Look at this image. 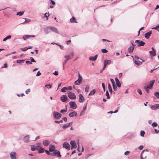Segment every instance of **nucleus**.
Here are the masks:
<instances>
[{"instance_id": "obj_5", "label": "nucleus", "mask_w": 159, "mask_h": 159, "mask_svg": "<svg viewBox=\"0 0 159 159\" xmlns=\"http://www.w3.org/2000/svg\"><path fill=\"white\" fill-rule=\"evenodd\" d=\"M69 105L70 108L73 109H76L77 107V106L75 102L71 101L69 102Z\"/></svg>"}, {"instance_id": "obj_40", "label": "nucleus", "mask_w": 159, "mask_h": 159, "mask_svg": "<svg viewBox=\"0 0 159 159\" xmlns=\"http://www.w3.org/2000/svg\"><path fill=\"white\" fill-rule=\"evenodd\" d=\"M145 151H146L147 152H148V150L147 149H146V150H143L142 152L141 153V159H143V156L142 155L144 153V152H145Z\"/></svg>"}, {"instance_id": "obj_28", "label": "nucleus", "mask_w": 159, "mask_h": 159, "mask_svg": "<svg viewBox=\"0 0 159 159\" xmlns=\"http://www.w3.org/2000/svg\"><path fill=\"white\" fill-rule=\"evenodd\" d=\"M70 22L71 23L76 22L77 23L76 21V19L74 17L72 16V18L70 19Z\"/></svg>"}, {"instance_id": "obj_9", "label": "nucleus", "mask_w": 159, "mask_h": 159, "mask_svg": "<svg viewBox=\"0 0 159 159\" xmlns=\"http://www.w3.org/2000/svg\"><path fill=\"white\" fill-rule=\"evenodd\" d=\"M135 43H138V46H144L145 43L144 42L141 41H140L139 40H136L135 41Z\"/></svg>"}, {"instance_id": "obj_13", "label": "nucleus", "mask_w": 159, "mask_h": 159, "mask_svg": "<svg viewBox=\"0 0 159 159\" xmlns=\"http://www.w3.org/2000/svg\"><path fill=\"white\" fill-rule=\"evenodd\" d=\"M79 101L80 102H84V98L83 96L81 94L79 95Z\"/></svg>"}, {"instance_id": "obj_3", "label": "nucleus", "mask_w": 159, "mask_h": 159, "mask_svg": "<svg viewBox=\"0 0 159 159\" xmlns=\"http://www.w3.org/2000/svg\"><path fill=\"white\" fill-rule=\"evenodd\" d=\"M82 77L80 75V73H79L78 79L75 81L74 84L75 85H79L82 83Z\"/></svg>"}, {"instance_id": "obj_17", "label": "nucleus", "mask_w": 159, "mask_h": 159, "mask_svg": "<svg viewBox=\"0 0 159 159\" xmlns=\"http://www.w3.org/2000/svg\"><path fill=\"white\" fill-rule=\"evenodd\" d=\"M152 33V31H149L148 32L144 34V36L145 38L147 39H149Z\"/></svg>"}, {"instance_id": "obj_45", "label": "nucleus", "mask_w": 159, "mask_h": 159, "mask_svg": "<svg viewBox=\"0 0 159 159\" xmlns=\"http://www.w3.org/2000/svg\"><path fill=\"white\" fill-rule=\"evenodd\" d=\"M152 29H155L156 30L159 31V25H158L152 28Z\"/></svg>"}, {"instance_id": "obj_62", "label": "nucleus", "mask_w": 159, "mask_h": 159, "mask_svg": "<svg viewBox=\"0 0 159 159\" xmlns=\"http://www.w3.org/2000/svg\"><path fill=\"white\" fill-rule=\"evenodd\" d=\"M41 74V73H40V72L39 71H38V72L36 74V76H39Z\"/></svg>"}, {"instance_id": "obj_43", "label": "nucleus", "mask_w": 159, "mask_h": 159, "mask_svg": "<svg viewBox=\"0 0 159 159\" xmlns=\"http://www.w3.org/2000/svg\"><path fill=\"white\" fill-rule=\"evenodd\" d=\"M106 96H107V99H109L110 98L109 94V93H108V91H107L106 92Z\"/></svg>"}, {"instance_id": "obj_52", "label": "nucleus", "mask_w": 159, "mask_h": 159, "mask_svg": "<svg viewBox=\"0 0 159 159\" xmlns=\"http://www.w3.org/2000/svg\"><path fill=\"white\" fill-rule=\"evenodd\" d=\"M25 19V21L24 22L22 23V24H24V23H25L26 22H29L30 21V20L29 19Z\"/></svg>"}, {"instance_id": "obj_46", "label": "nucleus", "mask_w": 159, "mask_h": 159, "mask_svg": "<svg viewBox=\"0 0 159 159\" xmlns=\"http://www.w3.org/2000/svg\"><path fill=\"white\" fill-rule=\"evenodd\" d=\"M101 51L103 53H106L108 52L107 50L106 49H102Z\"/></svg>"}, {"instance_id": "obj_29", "label": "nucleus", "mask_w": 159, "mask_h": 159, "mask_svg": "<svg viewBox=\"0 0 159 159\" xmlns=\"http://www.w3.org/2000/svg\"><path fill=\"white\" fill-rule=\"evenodd\" d=\"M41 143H36L35 147H36L37 150H38L41 147Z\"/></svg>"}, {"instance_id": "obj_60", "label": "nucleus", "mask_w": 159, "mask_h": 159, "mask_svg": "<svg viewBox=\"0 0 159 159\" xmlns=\"http://www.w3.org/2000/svg\"><path fill=\"white\" fill-rule=\"evenodd\" d=\"M130 152L129 151H127L125 152V155H128L129 154Z\"/></svg>"}, {"instance_id": "obj_22", "label": "nucleus", "mask_w": 159, "mask_h": 159, "mask_svg": "<svg viewBox=\"0 0 159 159\" xmlns=\"http://www.w3.org/2000/svg\"><path fill=\"white\" fill-rule=\"evenodd\" d=\"M55 148L54 146L53 145H50L49 146V150L50 152H52L53 151H55Z\"/></svg>"}, {"instance_id": "obj_30", "label": "nucleus", "mask_w": 159, "mask_h": 159, "mask_svg": "<svg viewBox=\"0 0 159 159\" xmlns=\"http://www.w3.org/2000/svg\"><path fill=\"white\" fill-rule=\"evenodd\" d=\"M38 150L39 153H42L44 152V150L43 148L41 147Z\"/></svg>"}, {"instance_id": "obj_47", "label": "nucleus", "mask_w": 159, "mask_h": 159, "mask_svg": "<svg viewBox=\"0 0 159 159\" xmlns=\"http://www.w3.org/2000/svg\"><path fill=\"white\" fill-rule=\"evenodd\" d=\"M87 104V103H86L84 104V105L83 107V110L85 111V110L86 109Z\"/></svg>"}, {"instance_id": "obj_21", "label": "nucleus", "mask_w": 159, "mask_h": 159, "mask_svg": "<svg viewBox=\"0 0 159 159\" xmlns=\"http://www.w3.org/2000/svg\"><path fill=\"white\" fill-rule=\"evenodd\" d=\"M43 144L45 146H48L50 144V142L48 140H45L43 141Z\"/></svg>"}, {"instance_id": "obj_37", "label": "nucleus", "mask_w": 159, "mask_h": 159, "mask_svg": "<svg viewBox=\"0 0 159 159\" xmlns=\"http://www.w3.org/2000/svg\"><path fill=\"white\" fill-rule=\"evenodd\" d=\"M11 38V35H8L7 36V37L3 39V41H6L7 39H10Z\"/></svg>"}, {"instance_id": "obj_15", "label": "nucleus", "mask_w": 159, "mask_h": 159, "mask_svg": "<svg viewBox=\"0 0 159 159\" xmlns=\"http://www.w3.org/2000/svg\"><path fill=\"white\" fill-rule=\"evenodd\" d=\"M67 99V96L66 95H63L61 97V100L63 102H65Z\"/></svg>"}, {"instance_id": "obj_44", "label": "nucleus", "mask_w": 159, "mask_h": 159, "mask_svg": "<svg viewBox=\"0 0 159 159\" xmlns=\"http://www.w3.org/2000/svg\"><path fill=\"white\" fill-rule=\"evenodd\" d=\"M89 86L88 85L86 86L85 88V91L86 92H88L89 91Z\"/></svg>"}, {"instance_id": "obj_61", "label": "nucleus", "mask_w": 159, "mask_h": 159, "mask_svg": "<svg viewBox=\"0 0 159 159\" xmlns=\"http://www.w3.org/2000/svg\"><path fill=\"white\" fill-rule=\"evenodd\" d=\"M143 146L142 145H140L138 147V149L140 150L143 149Z\"/></svg>"}, {"instance_id": "obj_12", "label": "nucleus", "mask_w": 159, "mask_h": 159, "mask_svg": "<svg viewBox=\"0 0 159 159\" xmlns=\"http://www.w3.org/2000/svg\"><path fill=\"white\" fill-rule=\"evenodd\" d=\"M34 37L35 35H27L24 36L23 37V38L24 40H26V39H29L31 37Z\"/></svg>"}, {"instance_id": "obj_64", "label": "nucleus", "mask_w": 159, "mask_h": 159, "mask_svg": "<svg viewBox=\"0 0 159 159\" xmlns=\"http://www.w3.org/2000/svg\"><path fill=\"white\" fill-rule=\"evenodd\" d=\"M30 92V89H28L26 90L25 91V93L27 94H28Z\"/></svg>"}, {"instance_id": "obj_39", "label": "nucleus", "mask_w": 159, "mask_h": 159, "mask_svg": "<svg viewBox=\"0 0 159 159\" xmlns=\"http://www.w3.org/2000/svg\"><path fill=\"white\" fill-rule=\"evenodd\" d=\"M24 12V11L18 12L17 13L16 15H19V16H21L23 15Z\"/></svg>"}, {"instance_id": "obj_23", "label": "nucleus", "mask_w": 159, "mask_h": 159, "mask_svg": "<svg viewBox=\"0 0 159 159\" xmlns=\"http://www.w3.org/2000/svg\"><path fill=\"white\" fill-rule=\"evenodd\" d=\"M51 30L53 32H55L59 34L58 31L57 29L55 27H51Z\"/></svg>"}, {"instance_id": "obj_19", "label": "nucleus", "mask_w": 159, "mask_h": 159, "mask_svg": "<svg viewBox=\"0 0 159 159\" xmlns=\"http://www.w3.org/2000/svg\"><path fill=\"white\" fill-rule=\"evenodd\" d=\"M51 27L48 26L47 28H44V30L46 34H48L49 33L51 30L50 29Z\"/></svg>"}, {"instance_id": "obj_16", "label": "nucleus", "mask_w": 159, "mask_h": 159, "mask_svg": "<svg viewBox=\"0 0 159 159\" xmlns=\"http://www.w3.org/2000/svg\"><path fill=\"white\" fill-rule=\"evenodd\" d=\"M71 148H75L76 147V144L74 141L71 140L70 142Z\"/></svg>"}, {"instance_id": "obj_26", "label": "nucleus", "mask_w": 159, "mask_h": 159, "mask_svg": "<svg viewBox=\"0 0 159 159\" xmlns=\"http://www.w3.org/2000/svg\"><path fill=\"white\" fill-rule=\"evenodd\" d=\"M134 49V46H130L128 49V51L129 53L133 52V50Z\"/></svg>"}, {"instance_id": "obj_57", "label": "nucleus", "mask_w": 159, "mask_h": 159, "mask_svg": "<svg viewBox=\"0 0 159 159\" xmlns=\"http://www.w3.org/2000/svg\"><path fill=\"white\" fill-rule=\"evenodd\" d=\"M56 123H62L63 122V120H60V121H58L57 120H55L54 121Z\"/></svg>"}, {"instance_id": "obj_58", "label": "nucleus", "mask_w": 159, "mask_h": 159, "mask_svg": "<svg viewBox=\"0 0 159 159\" xmlns=\"http://www.w3.org/2000/svg\"><path fill=\"white\" fill-rule=\"evenodd\" d=\"M102 88L103 89L104 92H105V86L104 84L103 83H102Z\"/></svg>"}, {"instance_id": "obj_36", "label": "nucleus", "mask_w": 159, "mask_h": 159, "mask_svg": "<svg viewBox=\"0 0 159 159\" xmlns=\"http://www.w3.org/2000/svg\"><path fill=\"white\" fill-rule=\"evenodd\" d=\"M111 61L110 60H105L104 61V63H105L107 65H109L111 63Z\"/></svg>"}, {"instance_id": "obj_20", "label": "nucleus", "mask_w": 159, "mask_h": 159, "mask_svg": "<svg viewBox=\"0 0 159 159\" xmlns=\"http://www.w3.org/2000/svg\"><path fill=\"white\" fill-rule=\"evenodd\" d=\"M155 82V80H152L150 82V84L148 85L147 87H148L150 89H152V86Z\"/></svg>"}, {"instance_id": "obj_49", "label": "nucleus", "mask_w": 159, "mask_h": 159, "mask_svg": "<svg viewBox=\"0 0 159 159\" xmlns=\"http://www.w3.org/2000/svg\"><path fill=\"white\" fill-rule=\"evenodd\" d=\"M145 132L144 131L141 130L140 132V135L142 137H143Z\"/></svg>"}, {"instance_id": "obj_10", "label": "nucleus", "mask_w": 159, "mask_h": 159, "mask_svg": "<svg viewBox=\"0 0 159 159\" xmlns=\"http://www.w3.org/2000/svg\"><path fill=\"white\" fill-rule=\"evenodd\" d=\"M150 108L152 110H156L159 109V104H156L153 105H151Z\"/></svg>"}, {"instance_id": "obj_25", "label": "nucleus", "mask_w": 159, "mask_h": 159, "mask_svg": "<svg viewBox=\"0 0 159 159\" xmlns=\"http://www.w3.org/2000/svg\"><path fill=\"white\" fill-rule=\"evenodd\" d=\"M98 57V55H96L94 57H90L89 58V60L90 61H95Z\"/></svg>"}, {"instance_id": "obj_51", "label": "nucleus", "mask_w": 159, "mask_h": 159, "mask_svg": "<svg viewBox=\"0 0 159 159\" xmlns=\"http://www.w3.org/2000/svg\"><path fill=\"white\" fill-rule=\"evenodd\" d=\"M154 95L156 96L157 98H159V93L156 92L154 93Z\"/></svg>"}, {"instance_id": "obj_7", "label": "nucleus", "mask_w": 159, "mask_h": 159, "mask_svg": "<svg viewBox=\"0 0 159 159\" xmlns=\"http://www.w3.org/2000/svg\"><path fill=\"white\" fill-rule=\"evenodd\" d=\"M68 96L71 99H75L76 98V97L75 93L70 92L68 93Z\"/></svg>"}, {"instance_id": "obj_35", "label": "nucleus", "mask_w": 159, "mask_h": 159, "mask_svg": "<svg viewBox=\"0 0 159 159\" xmlns=\"http://www.w3.org/2000/svg\"><path fill=\"white\" fill-rule=\"evenodd\" d=\"M68 90V88L66 87H63L61 90V91L62 92H65L66 90Z\"/></svg>"}, {"instance_id": "obj_6", "label": "nucleus", "mask_w": 159, "mask_h": 159, "mask_svg": "<svg viewBox=\"0 0 159 159\" xmlns=\"http://www.w3.org/2000/svg\"><path fill=\"white\" fill-rule=\"evenodd\" d=\"M51 154L58 157H61L60 152L57 150L54 151L53 154L51 153Z\"/></svg>"}, {"instance_id": "obj_48", "label": "nucleus", "mask_w": 159, "mask_h": 159, "mask_svg": "<svg viewBox=\"0 0 159 159\" xmlns=\"http://www.w3.org/2000/svg\"><path fill=\"white\" fill-rule=\"evenodd\" d=\"M144 89L146 90V92L147 93H149V89H149V88H148V87H147V86H145L144 87Z\"/></svg>"}, {"instance_id": "obj_34", "label": "nucleus", "mask_w": 159, "mask_h": 159, "mask_svg": "<svg viewBox=\"0 0 159 159\" xmlns=\"http://www.w3.org/2000/svg\"><path fill=\"white\" fill-rule=\"evenodd\" d=\"M108 88L109 90V92H110V93H112V88H111V86L110 85V84L109 83L108 84Z\"/></svg>"}, {"instance_id": "obj_41", "label": "nucleus", "mask_w": 159, "mask_h": 159, "mask_svg": "<svg viewBox=\"0 0 159 159\" xmlns=\"http://www.w3.org/2000/svg\"><path fill=\"white\" fill-rule=\"evenodd\" d=\"M67 109L66 108V109H62L60 111V112L63 114H65L67 111Z\"/></svg>"}, {"instance_id": "obj_38", "label": "nucleus", "mask_w": 159, "mask_h": 159, "mask_svg": "<svg viewBox=\"0 0 159 159\" xmlns=\"http://www.w3.org/2000/svg\"><path fill=\"white\" fill-rule=\"evenodd\" d=\"M31 149L32 151H34L37 150L35 146V145H31Z\"/></svg>"}, {"instance_id": "obj_24", "label": "nucleus", "mask_w": 159, "mask_h": 159, "mask_svg": "<svg viewBox=\"0 0 159 159\" xmlns=\"http://www.w3.org/2000/svg\"><path fill=\"white\" fill-rule=\"evenodd\" d=\"M77 115V113L75 111H73L71 112H70L69 114V116L70 117H72L74 116H76Z\"/></svg>"}, {"instance_id": "obj_53", "label": "nucleus", "mask_w": 159, "mask_h": 159, "mask_svg": "<svg viewBox=\"0 0 159 159\" xmlns=\"http://www.w3.org/2000/svg\"><path fill=\"white\" fill-rule=\"evenodd\" d=\"M45 86L48 89H49L50 88H51L52 87V86L50 84H47Z\"/></svg>"}, {"instance_id": "obj_27", "label": "nucleus", "mask_w": 159, "mask_h": 159, "mask_svg": "<svg viewBox=\"0 0 159 159\" xmlns=\"http://www.w3.org/2000/svg\"><path fill=\"white\" fill-rule=\"evenodd\" d=\"M150 54L151 57H154L156 56V52L155 51H151L149 52Z\"/></svg>"}, {"instance_id": "obj_1", "label": "nucleus", "mask_w": 159, "mask_h": 159, "mask_svg": "<svg viewBox=\"0 0 159 159\" xmlns=\"http://www.w3.org/2000/svg\"><path fill=\"white\" fill-rule=\"evenodd\" d=\"M74 55L73 52H71L70 53V55H66L64 56V58L66 59L64 61L63 63V69H64V65L67 62L68 60L70 59H71L73 57Z\"/></svg>"}, {"instance_id": "obj_55", "label": "nucleus", "mask_w": 159, "mask_h": 159, "mask_svg": "<svg viewBox=\"0 0 159 159\" xmlns=\"http://www.w3.org/2000/svg\"><path fill=\"white\" fill-rule=\"evenodd\" d=\"M20 49L23 51H26L27 50H28V48H27L26 47H25V48H20Z\"/></svg>"}, {"instance_id": "obj_11", "label": "nucleus", "mask_w": 159, "mask_h": 159, "mask_svg": "<svg viewBox=\"0 0 159 159\" xmlns=\"http://www.w3.org/2000/svg\"><path fill=\"white\" fill-rule=\"evenodd\" d=\"M63 147L68 150H69L70 149V145L66 142H65L63 143Z\"/></svg>"}, {"instance_id": "obj_8", "label": "nucleus", "mask_w": 159, "mask_h": 159, "mask_svg": "<svg viewBox=\"0 0 159 159\" xmlns=\"http://www.w3.org/2000/svg\"><path fill=\"white\" fill-rule=\"evenodd\" d=\"M10 158L11 159H16V153L15 152H12L10 153Z\"/></svg>"}, {"instance_id": "obj_59", "label": "nucleus", "mask_w": 159, "mask_h": 159, "mask_svg": "<svg viewBox=\"0 0 159 159\" xmlns=\"http://www.w3.org/2000/svg\"><path fill=\"white\" fill-rule=\"evenodd\" d=\"M110 80L112 84V85H114L115 84L114 81L113 79H111Z\"/></svg>"}, {"instance_id": "obj_50", "label": "nucleus", "mask_w": 159, "mask_h": 159, "mask_svg": "<svg viewBox=\"0 0 159 159\" xmlns=\"http://www.w3.org/2000/svg\"><path fill=\"white\" fill-rule=\"evenodd\" d=\"M157 124L155 122H154L152 125V126L153 127H155L157 125Z\"/></svg>"}, {"instance_id": "obj_33", "label": "nucleus", "mask_w": 159, "mask_h": 159, "mask_svg": "<svg viewBox=\"0 0 159 159\" xmlns=\"http://www.w3.org/2000/svg\"><path fill=\"white\" fill-rule=\"evenodd\" d=\"M69 124H68V123L66 124H64L63 126V128L64 129H65L69 127Z\"/></svg>"}, {"instance_id": "obj_31", "label": "nucleus", "mask_w": 159, "mask_h": 159, "mask_svg": "<svg viewBox=\"0 0 159 159\" xmlns=\"http://www.w3.org/2000/svg\"><path fill=\"white\" fill-rule=\"evenodd\" d=\"M96 92V90L95 89H93V90L91 91L90 92V93H89V96H90V95H93Z\"/></svg>"}, {"instance_id": "obj_18", "label": "nucleus", "mask_w": 159, "mask_h": 159, "mask_svg": "<svg viewBox=\"0 0 159 159\" xmlns=\"http://www.w3.org/2000/svg\"><path fill=\"white\" fill-rule=\"evenodd\" d=\"M30 136L27 135L23 139L25 143H28L29 142Z\"/></svg>"}, {"instance_id": "obj_2", "label": "nucleus", "mask_w": 159, "mask_h": 159, "mask_svg": "<svg viewBox=\"0 0 159 159\" xmlns=\"http://www.w3.org/2000/svg\"><path fill=\"white\" fill-rule=\"evenodd\" d=\"M131 57H132L134 60V59H135V60L134 61V63L135 64H136L137 66H139L142 64V62L139 61V60L142 61V59L136 56H135L134 57L131 56Z\"/></svg>"}, {"instance_id": "obj_56", "label": "nucleus", "mask_w": 159, "mask_h": 159, "mask_svg": "<svg viewBox=\"0 0 159 159\" xmlns=\"http://www.w3.org/2000/svg\"><path fill=\"white\" fill-rule=\"evenodd\" d=\"M113 86V89L115 91H116L117 89V87L115 85V84H114V85H112Z\"/></svg>"}, {"instance_id": "obj_54", "label": "nucleus", "mask_w": 159, "mask_h": 159, "mask_svg": "<svg viewBox=\"0 0 159 159\" xmlns=\"http://www.w3.org/2000/svg\"><path fill=\"white\" fill-rule=\"evenodd\" d=\"M30 59L31 60L30 62H36V61L32 57H30Z\"/></svg>"}, {"instance_id": "obj_4", "label": "nucleus", "mask_w": 159, "mask_h": 159, "mask_svg": "<svg viewBox=\"0 0 159 159\" xmlns=\"http://www.w3.org/2000/svg\"><path fill=\"white\" fill-rule=\"evenodd\" d=\"M53 115L54 118L57 119H59L61 116V115L60 113L55 111L53 112Z\"/></svg>"}, {"instance_id": "obj_14", "label": "nucleus", "mask_w": 159, "mask_h": 159, "mask_svg": "<svg viewBox=\"0 0 159 159\" xmlns=\"http://www.w3.org/2000/svg\"><path fill=\"white\" fill-rule=\"evenodd\" d=\"M115 80L117 86L119 88L121 86V84L118 78L117 77H116L115 78Z\"/></svg>"}, {"instance_id": "obj_32", "label": "nucleus", "mask_w": 159, "mask_h": 159, "mask_svg": "<svg viewBox=\"0 0 159 159\" xmlns=\"http://www.w3.org/2000/svg\"><path fill=\"white\" fill-rule=\"evenodd\" d=\"M24 60H18L16 61V62L19 64L22 63L24 62Z\"/></svg>"}, {"instance_id": "obj_42", "label": "nucleus", "mask_w": 159, "mask_h": 159, "mask_svg": "<svg viewBox=\"0 0 159 159\" xmlns=\"http://www.w3.org/2000/svg\"><path fill=\"white\" fill-rule=\"evenodd\" d=\"M49 16V13H46L44 14V17L46 18V20H48V17Z\"/></svg>"}, {"instance_id": "obj_63", "label": "nucleus", "mask_w": 159, "mask_h": 159, "mask_svg": "<svg viewBox=\"0 0 159 159\" xmlns=\"http://www.w3.org/2000/svg\"><path fill=\"white\" fill-rule=\"evenodd\" d=\"M137 92L139 93L141 95L142 94V92L140 89H138Z\"/></svg>"}]
</instances>
